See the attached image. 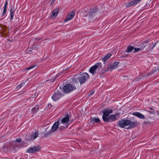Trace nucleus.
Segmentation results:
<instances>
[{
	"label": "nucleus",
	"instance_id": "obj_23",
	"mask_svg": "<svg viewBox=\"0 0 159 159\" xmlns=\"http://www.w3.org/2000/svg\"><path fill=\"white\" fill-rule=\"evenodd\" d=\"M98 10V8L96 7L92 10L91 11L89 12V14L90 16H91L92 14H95L97 12Z\"/></svg>",
	"mask_w": 159,
	"mask_h": 159
},
{
	"label": "nucleus",
	"instance_id": "obj_20",
	"mask_svg": "<svg viewBox=\"0 0 159 159\" xmlns=\"http://www.w3.org/2000/svg\"><path fill=\"white\" fill-rule=\"evenodd\" d=\"M111 54L110 53L108 54L107 55L104 56L102 58V60L105 62L107 59H108L111 56Z\"/></svg>",
	"mask_w": 159,
	"mask_h": 159
},
{
	"label": "nucleus",
	"instance_id": "obj_6",
	"mask_svg": "<svg viewBox=\"0 0 159 159\" xmlns=\"http://www.w3.org/2000/svg\"><path fill=\"white\" fill-rule=\"evenodd\" d=\"M40 149L41 147L40 146H34L28 148L27 152L31 153L34 152H38Z\"/></svg>",
	"mask_w": 159,
	"mask_h": 159
},
{
	"label": "nucleus",
	"instance_id": "obj_32",
	"mask_svg": "<svg viewBox=\"0 0 159 159\" xmlns=\"http://www.w3.org/2000/svg\"><path fill=\"white\" fill-rule=\"evenodd\" d=\"M95 16V14H92L91 16V17L90 14H89V19H92L93 17Z\"/></svg>",
	"mask_w": 159,
	"mask_h": 159
},
{
	"label": "nucleus",
	"instance_id": "obj_16",
	"mask_svg": "<svg viewBox=\"0 0 159 159\" xmlns=\"http://www.w3.org/2000/svg\"><path fill=\"white\" fill-rule=\"evenodd\" d=\"M39 134V131H36L33 134L31 135L30 138V140H33L36 139L37 137L38 136Z\"/></svg>",
	"mask_w": 159,
	"mask_h": 159
},
{
	"label": "nucleus",
	"instance_id": "obj_12",
	"mask_svg": "<svg viewBox=\"0 0 159 159\" xmlns=\"http://www.w3.org/2000/svg\"><path fill=\"white\" fill-rule=\"evenodd\" d=\"M75 15L74 12L71 11L70 13L68 14L65 20V21L66 22L71 20L73 18Z\"/></svg>",
	"mask_w": 159,
	"mask_h": 159
},
{
	"label": "nucleus",
	"instance_id": "obj_4",
	"mask_svg": "<svg viewBox=\"0 0 159 159\" xmlns=\"http://www.w3.org/2000/svg\"><path fill=\"white\" fill-rule=\"evenodd\" d=\"M90 77L89 75L86 72L83 73L80 75L78 80L80 84L84 83Z\"/></svg>",
	"mask_w": 159,
	"mask_h": 159
},
{
	"label": "nucleus",
	"instance_id": "obj_33",
	"mask_svg": "<svg viewBox=\"0 0 159 159\" xmlns=\"http://www.w3.org/2000/svg\"><path fill=\"white\" fill-rule=\"evenodd\" d=\"M4 5L8 6V1H7V0H5V2H4Z\"/></svg>",
	"mask_w": 159,
	"mask_h": 159
},
{
	"label": "nucleus",
	"instance_id": "obj_34",
	"mask_svg": "<svg viewBox=\"0 0 159 159\" xmlns=\"http://www.w3.org/2000/svg\"><path fill=\"white\" fill-rule=\"evenodd\" d=\"M7 6H8L4 5V9L7 10Z\"/></svg>",
	"mask_w": 159,
	"mask_h": 159
},
{
	"label": "nucleus",
	"instance_id": "obj_29",
	"mask_svg": "<svg viewBox=\"0 0 159 159\" xmlns=\"http://www.w3.org/2000/svg\"><path fill=\"white\" fill-rule=\"evenodd\" d=\"M6 11L7 10H3L2 14V16H6Z\"/></svg>",
	"mask_w": 159,
	"mask_h": 159
},
{
	"label": "nucleus",
	"instance_id": "obj_28",
	"mask_svg": "<svg viewBox=\"0 0 159 159\" xmlns=\"http://www.w3.org/2000/svg\"><path fill=\"white\" fill-rule=\"evenodd\" d=\"M48 106L49 108H51L52 109H54V107L52 106L51 103H48Z\"/></svg>",
	"mask_w": 159,
	"mask_h": 159
},
{
	"label": "nucleus",
	"instance_id": "obj_11",
	"mask_svg": "<svg viewBox=\"0 0 159 159\" xmlns=\"http://www.w3.org/2000/svg\"><path fill=\"white\" fill-rule=\"evenodd\" d=\"M100 70L95 66L94 65L91 67L89 70V72L94 75L98 73Z\"/></svg>",
	"mask_w": 159,
	"mask_h": 159
},
{
	"label": "nucleus",
	"instance_id": "obj_31",
	"mask_svg": "<svg viewBox=\"0 0 159 159\" xmlns=\"http://www.w3.org/2000/svg\"><path fill=\"white\" fill-rule=\"evenodd\" d=\"M21 141V140L20 139H16V141L15 142H16L17 143H20Z\"/></svg>",
	"mask_w": 159,
	"mask_h": 159
},
{
	"label": "nucleus",
	"instance_id": "obj_5",
	"mask_svg": "<svg viewBox=\"0 0 159 159\" xmlns=\"http://www.w3.org/2000/svg\"><path fill=\"white\" fill-rule=\"evenodd\" d=\"M64 91L66 93H69L76 89V87L70 84H65L63 86Z\"/></svg>",
	"mask_w": 159,
	"mask_h": 159
},
{
	"label": "nucleus",
	"instance_id": "obj_2",
	"mask_svg": "<svg viewBox=\"0 0 159 159\" xmlns=\"http://www.w3.org/2000/svg\"><path fill=\"white\" fill-rule=\"evenodd\" d=\"M117 125L118 126L122 128L132 129L136 125L137 123L129 120L122 119L119 121Z\"/></svg>",
	"mask_w": 159,
	"mask_h": 159
},
{
	"label": "nucleus",
	"instance_id": "obj_36",
	"mask_svg": "<svg viewBox=\"0 0 159 159\" xmlns=\"http://www.w3.org/2000/svg\"><path fill=\"white\" fill-rule=\"evenodd\" d=\"M61 75V74H57V75H56V77H58V76H59L60 75Z\"/></svg>",
	"mask_w": 159,
	"mask_h": 159
},
{
	"label": "nucleus",
	"instance_id": "obj_27",
	"mask_svg": "<svg viewBox=\"0 0 159 159\" xmlns=\"http://www.w3.org/2000/svg\"><path fill=\"white\" fill-rule=\"evenodd\" d=\"M24 84V83H22L18 85L17 87H16V89H19L22 87H23V85Z\"/></svg>",
	"mask_w": 159,
	"mask_h": 159
},
{
	"label": "nucleus",
	"instance_id": "obj_17",
	"mask_svg": "<svg viewBox=\"0 0 159 159\" xmlns=\"http://www.w3.org/2000/svg\"><path fill=\"white\" fill-rule=\"evenodd\" d=\"M39 107V105H36L34 107H33L31 109V113L33 114H36L38 111Z\"/></svg>",
	"mask_w": 159,
	"mask_h": 159
},
{
	"label": "nucleus",
	"instance_id": "obj_13",
	"mask_svg": "<svg viewBox=\"0 0 159 159\" xmlns=\"http://www.w3.org/2000/svg\"><path fill=\"white\" fill-rule=\"evenodd\" d=\"M142 0H134L130 1L127 3V6L128 7H129L133 5H136Z\"/></svg>",
	"mask_w": 159,
	"mask_h": 159
},
{
	"label": "nucleus",
	"instance_id": "obj_24",
	"mask_svg": "<svg viewBox=\"0 0 159 159\" xmlns=\"http://www.w3.org/2000/svg\"><path fill=\"white\" fill-rule=\"evenodd\" d=\"M96 66L99 69V70H100L102 67V63L101 62H98L94 65Z\"/></svg>",
	"mask_w": 159,
	"mask_h": 159
},
{
	"label": "nucleus",
	"instance_id": "obj_21",
	"mask_svg": "<svg viewBox=\"0 0 159 159\" xmlns=\"http://www.w3.org/2000/svg\"><path fill=\"white\" fill-rule=\"evenodd\" d=\"M58 11L57 10H54L52 12L51 17L53 18H55L57 16Z\"/></svg>",
	"mask_w": 159,
	"mask_h": 159
},
{
	"label": "nucleus",
	"instance_id": "obj_30",
	"mask_svg": "<svg viewBox=\"0 0 159 159\" xmlns=\"http://www.w3.org/2000/svg\"><path fill=\"white\" fill-rule=\"evenodd\" d=\"M134 52H139L141 50V48H134Z\"/></svg>",
	"mask_w": 159,
	"mask_h": 159
},
{
	"label": "nucleus",
	"instance_id": "obj_9",
	"mask_svg": "<svg viewBox=\"0 0 159 159\" xmlns=\"http://www.w3.org/2000/svg\"><path fill=\"white\" fill-rule=\"evenodd\" d=\"M60 125H61L59 122V120H58L53 124L51 128V131L52 132H55L58 128L59 129Z\"/></svg>",
	"mask_w": 159,
	"mask_h": 159
},
{
	"label": "nucleus",
	"instance_id": "obj_1",
	"mask_svg": "<svg viewBox=\"0 0 159 159\" xmlns=\"http://www.w3.org/2000/svg\"><path fill=\"white\" fill-rule=\"evenodd\" d=\"M70 114L67 113L65 114L64 116L62 119L58 120L61 125L59 127V130H63L67 128L70 124L72 123L73 120H70Z\"/></svg>",
	"mask_w": 159,
	"mask_h": 159
},
{
	"label": "nucleus",
	"instance_id": "obj_8",
	"mask_svg": "<svg viewBox=\"0 0 159 159\" xmlns=\"http://www.w3.org/2000/svg\"><path fill=\"white\" fill-rule=\"evenodd\" d=\"M119 63V62H115L109 65L107 69L105 70V71H108L111 69L113 70L116 69Z\"/></svg>",
	"mask_w": 159,
	"mask_h": 159
},
{
	"label": "nucleus",
	"instance_id": "obj_10",
	"mask_svg": "<svg viewBox=\"0 0 159 159\" xmlns=\"http://www.w3.org/2000/svg\"><path fill=\"white\" fill-rule=\"evenodd\" d=\"M119 114L117 113L115 115H111L108 116L107 119L108 120V121H104L106 122H111L115 121L116 120V116H119Z\"/></svg>",
	"mask_w": 159,
	"mask_h": 159
},
{
	"label": "nucleus",
	"instance_id": "obj_26",
	"mask_svg": "<svg viewBox=\"0 0 159 159\" xmlns=\"http://www.w3.org/2000/svg\"><path fill=\"white\" fill-rule=\"evenodd\" d=\"M36 66H37L35 65H31V66H30L29 67L26 68V70H29L30 69H32L34 68V67H36Z\"/></svg>",
	"mask_w": 159,
	"mask_h": 159
},
{
	"label": "nucleus",
	"instance_id": "obj_7",
	"mask_svg": "<svg viewBox=\"0 0 159 159\" xmlns=\"http://www.w3.org/2000/svg\"><path fill=\"white\" fill-rule=\"evenodd\" d=\"M62 97V95L59 91L55 93L52 97V98L54 101H56Z\"/></svg>",
	"mask_w": 159,
	"mask_h": 159
},
{
	"label": "nucleus",
	"instance_id": "obj_14",
	"mask_svg": "<svg viewBox=\"0 0 159 159\" xmlns=\"http://www.w3.org/2000/svg\"><path fill=\"white\" fill-rule=\"evenodd\" d=\"M132 115L141 119L145 118L143 114L138 112H134L132 113Z\"/></svg>",
	"mask_w": 159,
	"mask_h": 159
},
{
	"label": "nucleus",
	"instance_id": "obj_40",
	"mask_svg": "<svg viewBox=\"0 0 159 159\" xmlns=\"http://www.w3.org/2000/svg\"><path fill=\"white\" fill-rule=\"evenodd\" d=\"M55 1V0H52V3H54Z\"/></svg>",
	"mask_w": 159,
	"mask_h": 159
},
{
	"label": "nucleus",
	"instance_id": "obj_22",
	"mask_svg": "<svg viewBox=\"0 0 159 159\" xmlns=\"http://www.w3.org/2000/svg\"><path fill=\"white\" fill-rule=\"evenodd\" d=\"M134 49V47L130 46H128L126 50V52H131Z\"/></svg>",
	"mask_w": 159,
	"mask_h": 159
},
{
	"label": "nucleus",
	"instance_id": "obj_35",
	"mask_svg": "<svg viewBox=\"0 0 159 159\" xmlns=\"http://www.w3.org/2000/svg\"><path fill=\"white\" fill-rule=\"evenodd\" d=\"M61 75V74H57V75H56V77H58V76H59L60 75Z\"/></svg>",
	"mask_w": 159,
	"mask_h": 159
},
{
	"label": "nucleus",
	"instance_id": "obj_18",
	"mask_svg": "<svg viewBox=\"0 0 159 159\" xmlns=\"http://www.w3.org/2000/svg\"><path fill=\"white\" fill-rule=\"evenodd\" d=\"M90 122L92 124H94L95 123H98L100 122V120L98 118H96V117L93 118H91L90 119Z\"/></svg>",
	"mask_w": 159,
	"mask_h": 159
},
{
	"label": "nucleus",
	"instance_id": "obj_25",
	"mask_svg": "<svg viewBox=\"0 0 159 159\" xmlns=\"http://www.w3.org/2000/svg\"><path fill=\"white\" fill-rule=\"evenodd\" d=\"M147 112L150 113V114H155L156 113L157 111L155 110H151V111L146 110Z\"/></svg>",
	"mask_w": 159,
	"mask_h": 159
},
{
	"label": "nucleus",
	"instance_id": "obj_3",
	"mask_svg": "<svg viewBox=\"0 0 159 159\" xmlns=\"http://www.w3.org/2000/svg\"><path fill=\"white\" fill-rule=\"evenodd\" d=\"M113 110L111 109H105L102 111L103 115L102 116V118L104 121H108V120L107 117L109 116V114L112 113Z\"/></svg>",
	"mask_w": 159,
	"mask_h": 159
},
{
	"label": "nucleus",
	"instance_id": "obj_41",
	"mask_svg": "<svg viewBox=\"0 0 159 159\" xmlns=\"http://www.w3.org/2000/svg\"><path fill=\"white\" fill-rule=\"evenodd\" d=\"M93 94V93H90L89 94V95H92Z\"/></svg>",
	"mask_w": 159,
	"mask_h": 159
},
{
	"label": "nucleus",
	"instance_id": "obj_39",
	"mask_svg": "<svg viewBox=\"0 0 159 159\" xmlns=\"http://www.w3.org/2000/svg\"><path fill=\"white\" fill-rule=\"evenodd\" d=\"M47 135H48L47 134H44V136H45V137H46Z\"/></svg>",
	"mask_w": 159,
	"mask_h": 159
},
{
	"label": "nucleus",
	"instance_id": "obj_15",
	"mask_svg": "<svg viewBox=\"0 0 159 159\" xmlns=\"http://www.w3.org/2000/svg\"><path fill=\"white\" fill-rule=\"evenodd\" d=\"M20 147V145L16 142H14L12 143V147L15 150H18Z\"/></svg>",
	"mask_w": 159,
	"mask_h": 159
},
{
	"label": "nucleus",
	"instance_id": "obj_38",
	"mask_svg": "<svg viewBox=\"0 0 159 159\" xmlns=\"http://www.w3.org/2000/svg\"><path fill=\"white\" fill-rule=\"evenodd\" d=\"M148 109H150L151 110H154V109H153L152 108V107H149L148 108Z\"/></svg>",
	"mask_w": 159,
	"mask_h": 159
},
{
	"label": "nucleus",
	"instance_id": "obj_19",
	"mask_svg": "<svg viewBox=\"0 0 159 159\" xmlns=\"http://www.w3.org/2000/svg\"><path fill=\"white\" fill-rule=\"evenodd\" d=\"M15 10L14 8L11 7L10 10V19L12 20L13 19L14 17V14L15 13Z\"/></svg>",
	"mask_w": 159,
	"mask_h": 159
},
{
	"label": "nucleus",
	"instance_id": "obj_37",
	"mask_svg": "<svg viewBox=\"0 0 159 159\" xmlns=\"http://www.w3.org/2000/svg\"><path fill=\"white\" fill-rule=\"evenodd\" d=\"M156 45V43H154L153 44V47L152 48V49Z\"/></svg>",
	"mask_w": 159,
	"mask_h": 159
}]
</instances>
